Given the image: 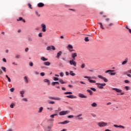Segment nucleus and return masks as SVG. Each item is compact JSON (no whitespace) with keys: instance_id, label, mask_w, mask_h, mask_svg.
Wrapping results in <instances>:
<instances>
[{"instance_id":"nucleus-1","label":"nucleus","mask_w":131,"mask_h":131,"mask_svg":"<svg viewBox=\"0 0 131 131\" xmlns=\"http://www.w3.org/2000/svg\"><path fill=\"white\" fill-rule=\"evenodd\" d=\"M97 124L99 127H106V126L108 125V123L104 121H101L97 122Z\"/></svg>"},{"instance_id":"nucleus-2","label":"nucleus","mask_w":131,"mask_h":131,"mask_svg":"<svg viewBox=\"0 0 131 131\" xmlns=\"http://www.w3.org/2000/svg\"><path fill=\"white\" fill-rule=\"evenodd\" d=\"M96 85H97V88H98V89H100V90H103V89H104V86L106 85V83H96Z\"/></svg>"},{"instance_id":"nucleus-3","label":"nucleus","mask_w":131,"mask_h":131,"mask_svg":"<svg viewBox=\"0 0 131 131\" xmlns=\"http://www.w3.org/2000/svg\"><path fill=\"white\" fill-rule=\"evenodd\" d=\"M113 91H115L117 93H120L121 96H123L124 95V92H122V90L118 89L117 88H112Z\"/></svg>"},{"instance_id":"nucleus-4","label":"nucleus","mask_w":131,"mask_h":131,"mask_svg":"<svg viewBox=\"0 0 131 131\" xmlns=\"http://www.w3.org/2000/svg\"><path fill=\"white\" fill-rule=\"evenodd\" d=\"M69 113H70V111H62L59 112V115L60 116H62L63 115H66V114H68Z\"/></svg>"},{"instance_id":"nucleus-5","label":"nucleus","mask_w":131,"mask_h":131,"mask_svg":"<svg viewBox=\"0 0 131 131\" xmlns=\"http://www.w3.org/2000/svg\"><path fill=\"white\" fill-rule=\"evenodd\" d=\"M75 118L77 119V120H82L83 119V117H82V114L75 116Z\"/></svg>"},{"instance_id":"nucleus-6","label":"nucleus","mask_w":131,"mask_h":131,"mask_svg":"<svg viewBox=\"0 0 131 131\" xmlns=\"http://www.w3.org/2000/svg\"><path fill=\"white\" fill-rule=\"evenodd\" d=\"M74 60L75 59H72L71 60L69 61V63L70 64V65L71 66H74V67H76L77 65V63H76V62H75V61H74Z\"/></svg>"},{"instance_id":"nucleus-7","label":"nucleus","mask_w":131,"mask_h":131,"mask_svg":"<svg viewBox=\"0 0 131 131\" xmlns=\"http://www.w3.org/2000/svg\"><path fill=\"white\" fill-rule=\"evenodd\" d=\"M84 78H88V79L89 82H90V83H96V80L91 79V77L85 76Z\"/></svg>"},{"instance_id":"nucleus-8","label":"nucleus","mask_w":131,"mask_h":131,"mask_svg":"<svg viewBox=\"0 0 131 131\" xmlns=\"http://www.w3.org/2000/svg\"><path fill=\"white\" fill-rule=\"evenodd\" d=\"M67 48L71 53L74 51V50H73V46L70 44H69Z\"/></svg>"},{"instance_id":"nucleus-9","label":"nucleus","mask_w":131,"mask_h":131,"mask_svg":"<svg viewBox=\"0 0 131 131\" xmlns=\"http://www.w3.org/2000/svg\"><path fill=\"white\" fill-rule=\"evenodd\" d=\"M49 99L50 100H55L56 101H61V98L60 97H53L52 96H49Z\"/></svg>"},{"instance_id":"nucleus-10","label":"nucleus","mask_w":131,"mask_h":131,"mask_svg":"<svg viewBox=\"0 0 131 131\" xmlns=\"http://www.w3.org/2000/svg\"><path fill=\"white\" fill-rule=\"evenodd\" d=\"M41 27L42 28V32H46V31H47V26H46V25H45V24H42L41 25Z\"/></svg>"},{"instance_id":"nucleus-11","label":"nucleus","mask_w":131,"mask_h":131,"mask_svg":"<svg viewBox=\"0 0 131 131\" xmlns=\"http://www.w3.org/2000/svg\"><path fill=\"white\" fill-rule=\"evenodd\" d=\"M46 50L47 51H50V50H53V51H55L56 50V48L54 46H51L47 47Z\"/></svg>"},{"instance_id":"nucleus-12","label":"nucleus","mask_w":131,"mask_h":131,"mask_svg":"<svg viewBox=\"0 0 131 131\" xmlns=\"http://www.w3.org/2000/svg\"><path fill=\"white\" fill-rule=\"evenodd\" d=\"M98 77L99 78H100L101 79H103V80L104 81V82H108V79L104 77H103L101 75H99L98 76Z\"/></svg>"},{"instance_id":"nucleus-13","label":"nucleus","mask_w":131,"mask_h":131,"mask_svg":"<svg viewBox=\"0 0 131 131\" xmlns=\"http://www.w3.org/2000/svg\"><path fill=\"white\" fill-rule=\"evenodd\" d=\"M71 56H72V58L73 60H75V58H76V57H77V53H72Z\"/></svg>"},{"instance_id":"nucleus-14","label":"nucleus","mask_w":131,"mask_h":131,"mask_svg":"<svg viewBox=\"0 0 131 131\" xmlns=\"http://www.w3.org/2000/svg\"><path fill=\"white\" fill-rule=\"evenodd\" d=\"M78 96L80 98H82L84 99H86V98H88L87 96H85L81 93L79 94Z\"/></svg>"},{"instance_id":"nucleus-15","label":"nucleus","mask_w":131,"mask_h":131,"mask_svg":"<svg viewBox=\"0 0 131 131\" xmlns=\"http://www.w3.org/2000/svg\"><path fill=\"white\" fill-rule=\"evenodd\" d=\"M114 126L115 127H120V128H123V129L125 128V126H122V125H117V124H114Z\"/></svg>"},{"instance_id":"nucleus-16","label":"nucleus","mask_w":131,"mask_h":131,"mask_svg":"<svg viewBox=\"0 0 131 131\" xmlns=\"http://www.w3.org/2000/svg\"><path fill=\"white\" fill-rule=\"evenodd\" d=\"M66 97L69 99H76L77 98V97L74 96V95H68Z\"/></svg>"},{"instance_id":"nucleus-17","label":"nucleus","mask_w":131,"mask_h":131,"mask_svg":"<svg viewBox=\"0 0 131 131\" xmlns=\"http://www.w3.org/2000/svg\"><path fill=\"white\" fill-rule=\"evenodd\" d=\"M69 122H70V121L66 120L63 122L58 123V124H67V123H69Z\"/></svg>"},{"instance_id":"nucleus-18","label":"nucleus","mask_w":131,"mask_h":131,"mask_svg":"<svg viewBox=\"0 0 131 131\" xmlns=\"http://www.w3.org/2000/svg\"><path fill=\"white\" fill-rule=\"evenodd\" d=\"M61 55H62V51H59L58 53H57L56 58L57 59H60V56H61Z\"/></svg>"},{"instance_id":"nucleus-19","label":"nucleus","mask_w":131,"mask_h":131,"mask_svg":"<svg viewBox=\"0 0 131 131\" xmlns=\"http://www.w3.org/2000/svg\"><path fill=\"white\" fill-rule=\"evenodd\" d=\"M37 6L38 8H42V7H45V4L42 3H39L38 4Z\"/></svg>"},{"instance_id":"nucleus-20","label":"nucleus","mask_w":131,"mask_h":131,"mask_svg":"<svg viewBox=\"0 0 131 131\" xmlns=\"http://www.w3.org/2000/svg\"><path fill=\"white\" fill-rule=\"evenodd\" d=\"M51 129H52V126H48L47 128L45 129V131H52V130H51Z\"/></svg>"},{"instance_id":"nucleus-21","label":"nucleus","mask_w":131,"mask_h":131,"mask_svg":"<svg viewBox=\"0 0 131 131\" xmlns=\"http://www.w3.org/2000/svg\"><path fill=\"white\" fill-rule=\"evenodd\" d=\"M43 65H45V66H50V65H51V62H49V61H46L44 62L43 63Z\"/></svg>"},{"instance_id":"nucleus-22","label":"nucleus","mask_w":131,"mask_h":131,"mask_svg":"<svg viewBox=\"0 0 131 131\" xmlns=\"http://www.w3.org/2000/svg\"><path fill=\"white\" fill-rule=\"evenodd\" d=\"M43 81L45 82H47L48 83V85H50V84H51V82L49 80V79H45L43 80Z\"/></svg>"},{"instance_id":"nucleus-23","label":"nucleus","mask_w":131,"mask_h":131,"mask_svg":"<svg viewBox=\"0 0 131 131\" xmlns=\"http://www.w3.org/2000/svg\"><path fill=\"white\" fill-rule=\"evenodd\" d=\"M17 21H23V22H24V23H25V22H26L25 21V19H23V18H22L21 17H19V18L17 19Z\"/></svg>"},{"instance_id":"nucleus-24","label":"nucleus","mask_w":131,"mask_h":131,"mask_svg":"<svg viewBox=\"0 0 131 131\" xmlns=\"http://www.w3.org/2000/svg\"><path fill=\"white\" fill-rule=\"evenodd\" d=\"M115 71L113 70H108L105 71V73H108L110 74V73H112V72H114Z\"/></svg>"},{"instance_id":"nucleus-25","label":"nucleus","mask_w":131,"mask_h":131,"mask_svg":"<svg viewBox=\"0 0 131 131\" xmlns=\"http://www.w3.org/2000/svg\"><path fill=\"white\" fill-rule=\"evenodd\" d=\"M91 106H92V107H97V106H98V104H97V103H96V102H93V103L91 104Z\"/></svg>"},{"instance_id":"nucleus-26","label":"nucleus","mask_w":131,"mask_h":131,"mask_svg":"<svg viewBox=\"0 0 131 131\" xmlns=\"http://www.w3.org/2000/svg\"><path fill=\"white\" fill-rule=\"evenodd\" d=\"M70 74L72 76H75L76 74L73 72V71H70Z\"/></svg>"},{"instance_id":"nucleus-27","label":"nucleus","mask_w":131,"mask_h":131,"mask_svg":"<svg viewBox=\"0 0 131 131\" xmlns=\"http://www.w3.org/2000/svg\"><path fill=\"white\" fill-rule=\"evenodd\" d=\"M40 59H41V60L42 61H48V58H46V57H43V56L41 57Z\"/></svg>"},{"instance_id":"nucleus-28","label":"nucleus","mask_w":131,"mask_h":131,"mask_svg":"<svg viewBox=\"0 0 131 131\" xmlns=\"http://www.w3.org/2000/svg\"><path fill=\"white\" fill-rule=\"evenodd\" d=\"M42 110H43V107H40L39 108V110L38 111V113H41L42 112Z\"/></svg>"},{"instance_id":"nucleus-29","label":"nucleus","mask_w":131,"mask_h":131,"mask_svg":"<svg viewBox=\"0 0 131 131\" xmlns=\"http://www.w3.org/2000/svg\"><path fill=\"white\" fill-rule=\"evenodd\" d=\"M86 92H88V93H90V96H92L93 95V91H92V90H87Z\"/></svg>"},{"instance_id":"nucleus-30","label":"nucleus","mask_w":131,"mask_h":131,"mask_svg":"<svg viewBox=\"0 0 131 131\" xmlns=\"http://www.w3.org/2000/svg\"><path fill=\"white\" fill-rule=\"evenodd\" d=\"M6 77L8 79V81L9 82H11V78H10V77H9V76H8V75H6Z\"/></svg>"},{"instance_id":"nucleus-31","label":"nucleus","mask_w":131,"mask_h":131,"mask_svg":"<svg viewBox=\"0 0 131 131\" xmlns=\"http://www.w3.org/2000/svg\"><path fill=\"white\" fill-rule=\"evenodd\" d=\"M64 95H72V92H67L64 93Z\"/></svg>"},{"instance_id":"nucleus-32","label":"nucleus","mask_w":131,"mask_h":131,"mask_svg":"<svg viewBox=\"0 0 131 131\" xmlns=\"http://www.w3.org/2000/svg\"><path fill=\"white\" fill-rule=\"evenodd\" d=\"M81 68L83 69V68H85V63H82L81 64Z\"/></svg>"},{"instance_id":"nucleus-33","label":"nucleus","mask_w":131,"mask_h":131,"mask_svg":"<svg viewBox=\"0 0 131 131\" xmlns=\"http://www.w3.org/2000/svg\"><path fill=\"white\" fill-rule=\"evenodd\" d=\"M59 82L61 84H64V83H66L65 82H64V81L62 79H59Z\"/></svg>"},{"instance_id":"nucleus-34","label":"nucleus","mask_w":131,"mask_h":131,"mask_svg":"<svg viewBox=\"0 0 131 131\" xmlns=\"http://www.w3.org/2000/svg\"><path fill=\"white\" fill-rule=\"evenodd\" d=\"M98 24L100 26V28H102L103 30L105 29V28L103 27V24L101 23H98Z\"/></svg>"},{"instance_id":"nucleus-35","label":"nucleus","mask_w":131,"mask_h":131,"mask_svg":"<svg viewBox=\"0 0 131 131\" xmlns=\"http://www.w3.org/2000/svg\"><path fill=\"white\" fill-rule=\"evenodd\" d=\"M24 80H25L26 83H28V79H27V77H24Z\"/></svg>"},{"instance_id":"nucleus-36","label":"nucleus","mask_w":131,"mask_h":131,"mask_svg":"<svg viewBox=\"0 0 131 131\" xmlns=\"http://www.w3.org/2000/svg\"><path fill=\"white\" fill-rule=\"evenodd\" d=\"M127 73H131V69L128 70L127 72L124 73V74H127Z\"/></svg>"},{"instance_id":"nucleus-37","label":"nucleus","mask_w":131,"mask_h":131,"mask_svg":"<svg viewBox=\"0 0 131 131\" xmlns=\"http://www.w3.org/2000/svg\"><path fill=\"white\" fill-rule=\"evenodd\" d=\"M28 7L30 8V9H32V6L31 5V4H30V3L28 4Z\"/></svg>"},{"instance_id":"nucleus-38","label":"nucleus","mask_w":131,"mask_h":131,"mask_svg":"<svg viewBox=\"0 0 131 131\" xmlns=\"http://www.w3.org/2000/svg\"><path fill=\"white\" fill-rule=\"evenodd\" d=\"M10 91L11 93H13V92H14V91H15V89L14 88H12L10 89Z\"/></svg>"},{"instance_id":"nucleus-39","label":"nucleus","mask_w":131,"mask_h":131,"mask_svg":"<svg viewBox=\"0 0 131 131\" xmlns=\"http://www.w3.org/2000/svg\"><path fill=\"white\" fill-rule=\"evenodd\" d=\"M84 40H85V41L88 42V41H89L90 40L89 39V37H85V38H84Z\"/></svg>"},{"instance_id":"nucleus-40","label":"nucleus","mask_w":131,"mask_h":131,"mask_svg":"<svg viewBox=\"0 0 131 131\" xmlns=\"http://www.w3.org/2000/svg\"><path fill=\"white\" fill-rule=\"evenodd\" d=\"M1 68H2V70L4 71V72H6L7 71L6 70V68H5L4 67H2Z\"/></svg>"},{"instance_id":"nucleus-41","label":"nucleus","mask_w":131,"mask_h":131,"mask_svg":"<svg viewBox=\"0 0 131 131\" xmlns=\"http://www.w3.org/2000/svg\"><path fill=\"white\" fill-rule=\"evenodd\" d=\"M126 63H127V60H124L122 62V64L124 65L125 64H126Z\"/></svg>"},{"instance_id":"nucleus-42","label":"nucleus","mask_w":131,"mask_h":131,"mask_svg":"<svg viewBox=\"0 0 131 131\" xmlns=\"http://www.w3.org/2000/svg\"><path fill=\"white\" fill-rule=\"evenodd\" d=\"M90 89L92 90V91H93V92H96L97 91V90L94 88H91Z\"/></svg>"},{"instance_id":"nucleus-43","label":"nucleus","mask_w":131,"mask_h":131,"mask_svg":"<svg viewBox=\"0 0 131 131\" xmlns=\"http://www.w3.org/2000/svg\"><path fill=\"white\" fill-rule=\"evenodd\" d=\"M55 102L48 100V104H54Z\"/></svg>"},{"instance_id":"nucleus-44","label":"nucleus","mask_w":131,"mask_h":131,"mask_svg":"<svg viewBox=\"0 0 131 131\" xmlns=\"http://www.w3.org/2000/svg\"><path fill=\"white\" fill-rule=\"evenodd\" d=\"M14 106H15V104L12 103V104L10 105V108H14Z\"/></svg>"},{"instance_id":"nucleus-45","label":"nucleus","mask_w":131,"mask_h":131,"mask_svg":"<svg viewBox=\"0 0 131 131\" xmlns=\"http://www.w3.org/2000/svg\"><path fill=\"white\" fill-rule=\"evenodd\" d=\"M35 14L38 17H40V14H38V12L37 11H35Z\"/></svg>"},{"instance_id":"nucleus-46","label":"nucleus","mask_w":131,"mask_h":131,"mask_svg":"<svg viewBox=\"0 0 131 131\" xmlns=\"http://www.w3.org/2000/svg\"><path fill=\"white\" fill-rule=\"evenodd\" d=\"M60 76H61V77H63V76H64V73L61 72L60 73Z\"/></svg>"},{"instance_id":"nucleus-47","label":"nucleus","mask_w":131,"mask_h":131,"mask_svg":"<svg viewBox=\"0 0 131 131\" xmlns=\"http://www.w3.org/2000/svg\"><path fill=\"white\" fill-rule=\"evenodd\" d=\"M39 37H42V33H39L38 34Z\"/></svg>"},{"instance_id":"nucleus-48","label":"nucleus","mask_w":131,"mask_h":131,"mask_svg":"<svg viewBox=\"0 0 131 131\" xmlns=\"http://www.w3.org/2000/svg\"><path fill=\"white\" fill-rule=\"evenodd\" d=\"M68 118H73V117H74V115H70V116H68Z\"/></svg>"},{"instance_id":"nucleus-49","label":"nucleus","mask_w":131,"mask_h":131,"mask_svg":"<svg viewBox=\"0 0 131 131\" xmlns=\"http://www.w3.org/2000/svg\"><path fill=\"white\" fill-rule=\"evenodd\" d=\"M29 65L31 66V67H32V66H33V63L31 61L29 62Z\"/></svg>"},{"instance_id":"nucleus-50","label":"nucleus","mask_w":131,"mask_h":131,"mask_svg":"<svg viewBox=\"0 0 131 131\" xmlns=\"http://www.w3.org/2000/svg\"><path fill=\"white\" fill-rule=\"evenodd\" d=\"M25 93L24 91H20V95H24V94Z\"/></svg>"},{"instance_id":"nucleus-51","label":"nucleus","mask_w":131,"mask_h":131,"mask_svg":"<svg viewBox=\"0 0 131 131\" xmlns=\"http://www.w3.org/2000/svg\"><path fill=\"white\" fill-rule=\"evenodd\" d=\"M124 82H125V83H129V80H124Z\"/></svg>"},{"instance_id":"nucleus-52","label":"nucleus","mask_w":131,"mask_h":131,"mask_svg":"<svg viewBox=\"0 0 131 131\" xmlns=\"http://www.w3.org/2000/svg\"><path fill=\"white\" fill-rule=\"evenodd\" d=\"M113 25H114V24H113V23H110V24L108 25V26H109V27H111L112 26H113Z\"/></svg>"},{"instance_id":"nucleus-53","label":"nucleus","mask_w":131,"mask_h":131,"mask_svg":"<svg viewBox=\"0 0 131 131\" xmlns=\"http://www.w3.org/2000/svg\"><path fill=\"white\" fill-rule=\"evenodd\" d=\"M45 74L44 72H42V73H41L40 74V75L41 76H45Z\"/></svg>"},{"instance_id":"nucleus-54","label":"nucleus","mask_w":131,"mask_h":131,"mask_svg":"<svg viewBox=\"0 0 131 131\" xmlns=\"http://www.w3.org/2000/svg\"><path fill=\"white\" fill-rule=\"evenodd\" d=\"M15 58L16 59H19V58H20V55H15Z\"/></svg>"},{"instance_id":"nucleus-55","label":"nucleus","mask_w":131,"mask_h":131,"mask_svg":"<svg viewBox=\"0 0 131 131\" xmlns=\"http://www.w3.org/2000/svg\"><path fill=\"white\" fill-rule=\"evenodd\" d=\"M48 110H50V111H52L53 110V107H47Z\"/></svg>"},{"instance_id":"nucleus-56","label":"nucleus","mask_w":131,"mask_h":131,"mask_svg":"<svg viewBox=\"0 0 131 131\" xmlns=\"http://www.w3.org/2000/svg\"><path fill=\"white\" fill-rule=\"evenodd\" d=\"M52 85L55 86L56 85V82H53L51 83Z\"/></svg>"},{"instance_id":"nucleus-57","label":"nucleus","mask_w":131,"mask_h":131,"mask_svg":"<svg viewBox=\"0 0 131 131\" xmlns=\"http://www.w3.org/2000/svg\"><path fill=\"white\" fill-rule=\"evenodd\" d=\"M125 89H126V91H128V90H129V87L128 86H126L125 87Z\"/></svg>"},{"instance_id":"nucleus-58","label":"nucleus","mask_w":131,"mask_h":131,"mask_svg":"<svg viewBox=\"0 0 131 131\" xmlns=\"http://www.w3.org/2000/svg\"><path fill=\"white\" fill-rule=\"evenodd\" d=\"M91 115L93 117H97V115L95 114H92Z\"/></svg>"},{"instance_id":"nucleus-59","label":"nucleus","mask_w":131,"mask_h":131,"mask_svg":"<svg viewBox=\"0 0 131 131\" xmlns=\"http://www.w3.org/2000/svg\"><path fill=\"white\" fill-rule=\"evenodd\" d=\"M53 80H55V81H56V80H59V79H58V78H57V77H54V78H53Z\"/></svg>"},{"instance_id":"nucleus-60","label":"nucleus","mask_w":131,"mask_h":131,"mask_svg":"<svg viewBox=\"0 0 131 131\" xmlns=\"http://www.w3.org/2000/svg\"><path fill=\"white\" fill-rule=\"evenodd\" d=\"M111 75H115L116 74V73H110Z\"/></svg>"},{"instance_id":"nucleus-61","label":"nucleus","mask_w":131,"mask_h":131,"mask_svg":"<svg viewBox=\"0 0 131 131\" xmlns=\"http://www.w3.org/2000/svg\"><path fill=\"white\" fill-rule=\"evenodd\" d=\"M105 21H106V22H109V21H110V18H106Z\"/></svg>"},{"instance_id":"nucleus-62","label":"nucleus","mask_w":131,"mask_h":131,"mask_svg":"<svg viewBox=\"0 0 131 131\" xmlns=\"http://www.w3.org/2000/svg\"><path fill=\"white\" fill-rule=\"evenodd\" d=\"M70 74V73H69V72H66V75H67V76H68V75H69Z\"/></svg>"},{"instance_id":"nucleus-63","label":"nucleus","mask_w":131,"mask_h":131,"mask_svg":"<svg viewBox=\"0 0 131 131\" xmlns=\"http://www.w3.org/2000/svg\"><path fill=\"white\" fill-rule=\"evenodd\" d=\"M28 40H29V41H32V38H28Z\"/></svg>"},{"instance_id":"nucleus-64","label":"nucleus","mask_w":131,"mask_h":131,"mask_svg":"<svg viewBox=\"0 0 131 131\" xmlns=\"http://www.w3.org/2000/svg\"><path fill=\"white\" fill-rule=\"evenodd\" d=\"M23 101H24L25 102H27V99L26 98H23Z\"/></svg>"}]
</instances>
